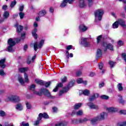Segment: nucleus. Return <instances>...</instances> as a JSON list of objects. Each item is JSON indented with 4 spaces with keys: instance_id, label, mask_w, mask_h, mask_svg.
<instances>
[{
    "instance_id": "obj_1",
    "label": "nucleus",
    "mask_w": 126,
    "mask_h": 126,
    "mask_svg": "<svg viewBox=\"0 0 126 126\" xmlns=\"http://www.w3.org/2000/svg\"><path fill=\"white\" fill-rule=\"evenodd\" d=\"M108 116V114L106 112H102L99 115L94 117L91 120V123L93 125H94L96 122H98L100 121H103V120H105V118Z\"/></svg>"
},
{
    "instance_id": "obj_2",
    "label": "nucleus",
    "mask_w": 126,
    "mask_h": 126,
    "mask_svg": "<svg viewBox=\"0 0 126 126\" xmlns=\"http://www.w3.org/2000/svg\"><path fill=\"white\" fill-rule=\"evenodd\" d=\"M103 14H104V10L102 9H98L94 12L95 20L96 22L102 20Z\"/></svg>"
},
{
    "instance_id": "obj_3",
    "label": "nucleus",
    "mask_w": 126,
    "mask_h": 126,
    "mask_svg": "<svg viewBox=\"0 0 126 126\" xmlns=\"http://www.w3.org/2000/svg\"><path fill=\"white\" fill-rule=\"evenodd\" d=\"M7 43L8 45L7 48L8 52H9V53H12V52H14L13 46L15 45V41H14L12 38H9Z\"/></svg>"
},
{
    "instance_id": "obj_4",
    "label": "nucleus",
    "mask_w": 126,
    "mask_h": 126,
    "mask_svg": "<svg viewBox=\"0 0 126 126\" xmlns=\"http://www.w3.org/2000/svg\"><path fill=\"white\" fill-rule=\"evenodd\" d=\"M43 118L44 119H49V115H48L47 113H40L37 117V121L34 122V126H38V125L40 124V121H41Z\"/></svg>"
},
{
    "instance_id": "obj_5",
    "label": "nucleus",
    "mask_w": 126,
    "mask_h": 126,
    "mask_svg": "<svg viewBox=\"0 0 126 126\" xmlns=\"http://www.w3.org/2000/svg\"><path fill=\"white\" fill-rule=\"evenodd\" d=\"M45 40L44 39H42L39 43L38 42H35L34 44V50L35 52H37V50L38 49H41L42 47H43V45H44V42Z\"/></svg>"
},
{
    "instance_id": "obj_6",
    "label": "nucleus",
    "mask_w": 126,
    "mask_h": 126,
    "mask_svg": "<svg viewBox=\"0 0 126 126\" xmlns=\"http://www.w3.org/2000/svg\"><path fill=\"white\" fill-rule=\"evenodd\" d=\"M87 40L88 38L82 37L81 38V44L84 47H89L90 46V43Z\"/></svg>"
},
{
    "instance_id": "obj_7",
    "label": "nucleus",
    "mask_w": 126,
    "mask_h": 126,
    "mask_svg": "<svg viewBox=\"0 0 126 126\" xmlns=\"http://www.w3.org/2000/svg\"><path fill=\"white\" fill-rule=\"evenodd\" d=\"M40 91L42 93H44V94L47 96V97H48V98H51L52 99H54L55 98V96H52L51 95L50 92H49V91L46 89H41Z\"/></svg>"
},
{
    "instance_id": "obj_8",
    "label": "nucleus",
    "mask_w": 126,
    "mask_h": 126,
    "mask_svg": "<svg viewBox=\"0 0 126 126\" xmlns=\"http://www.w3.org/2000/svg\"><path fill=\"white\" fill-rule=\"evenodd\" d=\"M103 46L104 47V51H107V49H109L110 51H114L113 45L110 43L107 44L106 42H104L103 43Z\"/></svg>"
},
{
    "instance_id": "obj_9",
    "label": "nucleus",
    "mask_w": 126,
    "mask_h": 126,
    "mask_svg": "<svg viewBox=\"0 0 126 126\" xmlns=\"http://www.w3.org/2000/svg\"><path fill=\"white\" fill-rule=\"evenodd\" d=\"M78 29L80 32H86L88 30V27L84 25V24H81L78 27Z\"/></svg>"
},
{
    "instance_id": "obj_10",
    "label": "nucleus",
    "mask_w": 126,
    "mask_h": 126,
    "mask_svg": "<svg viewBox=\"0 0 126 126\" xmlns=\"http://www.w3.org/2000/svg\"><path fill=\"white\" fill-rule=\"evenodd\" d=\"M74 115L76 116H83V111L82 110H74L72 112L71 116H73Z\"/></svg>"
},
{
    "instance_id": "obj_11",
    "label": "nucleus",
    "mask_w": 126,
    "mask_h": 126,
    "mask_svg": "<svg viewBox=\"0 0 126 126\" xmlns=\"http://www.w3.org/2000/svg\"><path fill=\"white\" fill-rule=\"evenodd\" d=\"M3 18H1L0 20V23H2L4 22L5 19H7L9 17V12L8 11H5L3 14Z\"/></svg>"
},
{
    "instance_id": "obj_12",
    "label": "nucleus",
    "mask_w": 126,
    "mask_h": 126,
    "mask_svg": "<svg viewBox=\"0 0 126 126\" xmlns=\"http://www.w3.org/2000/svg\"><path fill=\"white\" fill-rule=\"evenodd\" d=\"M85 95V96H89L90 95V91L86 89L84 90H81L79 91V95Z\"/></svg>"
},
{
    "instance_id": "obj_13",
    "label": "nucleus",
    "mask_w": 126,
    "mask_h": 126,
    "mask_svg": "<svg viewBox=\"0 0 126 126\" xmlns=\"http://www.w3.org/2000/svg\"><path fill=\"white\" fill-rule=\"evenodd\" d=\"M107 112L108 113H116V112H118V108L116 107H107L106 109Z\"/></svg>"
},
{
    "instance_id": "obj_14",
    "label": "nucleus",
    "mask_w": 126,
    "mask_h": 126,
    "mask_svg": "<svg viewBox=\"0 0 126 126\" xmlns=\"http://www.w3.org/2000/svg\"><path fill=\"white\" fill-rule=\"evenodd\" d=\"M98 97H99L98 94H94L93 95H91L89 97V101L90 102H92L93 101H94L95 99H96V98H98Z\"/></svg>"
},
{
    "instance_id": "obj_15",
    "label": "nucleus",
    "mask_w": 126,
    "mask_h": 126,
    "mask_svg": "<svg viewBox=\"0 0 126 126\" xmlns=\"http://www.w3.org/2000/svg\"><path fill=\"white\" fill-rule=\"evenodd\" d=\"M74 0H63L61 3L60 6L61 7H64V6H66V3H67V2H68V3H72Z\"/></svg>"
},
{
    "instance_id": "obj_16",
    "label": "nucleus",
    "mask_w": 126,
    "mask_h": 126,
    "mask_svg": "<svg viewBox=\"0 0 126 126\" xmlns=\"http://www.w3.org/2000/svg\"><path fill=\"white\" fill-rule=\"evenodd\" d=\"M117 22H118V24L121 25L122 27L123 28H126V21H124V20L119 19L117 21Z\"/></svg>"
},
{
    "instance_id": "obj_17",
    "label": "nucleus",
    "mask_w": 126,
    "mask_h": 126,
    "mask_svg": "<svg viewBox=\"0 0 126 126\" xmlns=\"http://www.w3.org/2000/svg\"><path fill=\"white\" fill-rule=\"evenodd\" d=\"M88 106L90 107L91 109H95V110H98L99 109V107L98 105L94 104V103L92 102H89L88 103Z\"/></svg>"
},
{
    "instance_id": "obj_18",
    "label": "nucleus",
    "mask_w": 126,
    "mask_h": 126,
    "mask_svg": "<svg viewBox=\"0 0 126 126\" xmlns=\"http://www.w3.org/2000/svg\"><path fill=\"white\" fill-rule=\"evenodd\" d=\"M15 97V95L11 94L7 96V98L5 99L6 102H8V101H12L13 102L14 100V98Z\"/></svg>"
},
{
    "instance_id": "obj_19",
    "label": "nucleus",
    "mask_w": 126,
    "mask_h": 126,
    "mask_svg": "<svg viewBox=\"0 0 126 126\" xmlns=\"http://www.w3.org/2000/svg\"><path fill=\"white\" fill-rule=\"evenodd\" d=\"M69 90V88L68 87L64 88L63 90H61L59 92V96H62L63 94H64V93H66Z\"/></svg>"
},
{
    "instance_id": "obj_20",
    "label": "nucleus",
    "mask_w": 126,
    "mask_h": 126,
    "mask_svg": "<svg viewBox=\"0 0 126 126\" xmlns=\"http://www.w3.org/2000/svg\"><path fill=\"white\" fill-rule=\"evenodd\" d=\"M38 31V29L37 28H34L32 30V33L33 37H34L35 39H37L38 37V35L37 34V32Z\"/></svg>"
},
{
    "instance_id": "obj_21",
    "label": "nucleus",
    "mask_w": 126,
    "mask_h": 126,
    "mask_svg": "<svg viewBox=\"0 0 126 126\" xmlns=\"http://www.w3.org/2000/svg\"><path fill=\"white\" fill-rule=\"evenodd\" d=\"M47 14V11L46 10L43 9L40 10L38 13V15L40 17H42L43 16H45Z\"/></svg>"
},
{
    "instance_id": "obj_22",
    "label": "nucleus",
    "mask_w": 126,
    "mask_h": 126,
    "mask_svg": "<svg viewBox=\"0 0 126 126\" xmlns=\"http://www.w3.org/2000/svg\"><path fill=\"white\" fill-rule=\"evenodd\" d=\"M15 109L17 110V111H22L23 110V106L22 104L19 103L15 106Z\"/></svg>"
},
{
    "instance_id": "obj_23",
    "label": "nucleus",
    "mask_w": 126,
    "mask_h": 126,
    "mask_svg": "<svg viewBox=\"0 0 126 126\" xmlns=\"http://www.w3.org/2000/svg\"><path fill=\"white\" fill-rule=\"evenodd\" d=\"M79 6L82 8L85 7V6H86V4L84 2V0H79Z\"/></svg>"
},
{
    "instance_id": "obj_24",
    "label": "nucleus",
    "mask_w": 126,
    "mask_h": 126,
    "mask_svg": "<svg viewBox=\"0 0 126 126\" xmlns=\"http://www.w3.org/2000/svg\"><path fill=\"white\" fill-rule=\"evenodd\" d=\"M4 63H5V59L0 60V67H1L2 68H4V67H5Z\"/></svg>"
},
{
    "instance_id": "obj_25",
    "label": "nucleus",
    "mask_w": 126,
    "mask_h": 126,
    "mask_svg": "<svg viewBox=\"0 0 126 126\" xmlns=\"http://www.w3.org/2000/svg\"><path fill=\"white\" fill-rule=\"evenodd\" d=\"M18 80L20 84H21V85H24V83H25V82L24 81V80L23 79V78H22V77H21V76H19L18 77Z\"/></svg>"
},
{
    "instance_id": "obj_26",
    "label": "nucleus",
    "mask_w": 126,
    "mask_h": 126,
    "mask_svg": "<svg viewBox=\"0 0 126 126\" xmlns=\"http://www.w3.org/2000/svg\"><path fill=\"white\" fill-rule=\"evenodd\" d=\"M118 97H119V98H120L119 100V103H120V104H122V105H124V104H125L126 103V101H125V100H124V99H123V96H122V95L121 94L118 95Z\"/></svg>"
},
{
    "instance_id": "obj_27",
    "label": "nucleus",
    "mask_w": 126,
    "mask_h": 126,
    "mask_svg": "<svg viewBox=\"0 0 126 126\" xmlns=\"http://www.w3.org/2000/svg\"><path fill=\"white\" fill-rule=\"evenodd\" d=\"M96 56L97 59H99V58H101V57H102V50H101L100 49H97Z\"/></svg>"
},
{
    "instance_id": "obj_28",
    "label": "nucleus",
    "mask_w": 126,
    "mask_h": 126,
    "mask_svg": "<svg viewBox=\"0 0 126 126\" xmlns=\"http://www.w3.org/2000/svg\"><path fill=\"white\" fill-rule=\"evenodd\" d=\"M81 106H82V103H78L75 104L74 106V110H78V109L81 108Z\"/></svg>"
},
{
    "instance_id": "obj_29",
    "label": "nucleus",
    "mask_w": 126,
    "mask_h": 126,
    "mask_svg": "<svg viewBox=\"0 0 126 126\" xmlns=\"http://www.w3.org/2000/svg\"><path fill=\"white\" fill-rule=\"evenodd\" d=\"M35 82L36 83L39 84L40 85H44L45 84V82L38 79H35Z\"/></svg>"
},
{
    "instance_id": "obj_30",
    "label": "nucleus",
    "mask_w": 126,
    "mask_h": 126,
    "mask_svg": "<svg viewBox=\"0 0 126 126\" xmlns=\"http://www.w3.org/2000/svg\"><path fill=\"white\" fill-rule=\"evenodd\" d=\"M59 87H63V83H60L58 84L56 87L53 90V92H57L59 89Z\"/></svg>"
},
{
    "instance_id": "obj_31",
    "label": "nucleus",
    "mask_w": 126,
    "mask_h": 126,
    "mask_svg": "<svg viewBox=\"0 0 126 126\" xmlns=\"http://www.w3.org/2000/svg\"><path fill=\"white\" fill-rule=\"evenodd\" d=\"M21 100V99L19 96L15 95V98L13 102H15V103H18L19 102H20Z\"/></svg>"
},
{
    "instance_id": "obj_32",
    "label": "nucleus",
    "mask_w": 126,
    "mask_h": 126,
    "mask_svg": "<svg viewBox=\"0 0 126 126\" xmlns=\"http://www.w3.org/2000/svg\"><path fill=\"white\" fill-rule=\"evenodd\" d=\"M27 70H28V67H22L19 68V72L24 73L25 71H27Z\"/></svg>"
},
{
    "instance_id": "obj_33",
    "label": "nucleus",
    "mask_w": 126,
    "mask_h": 126,
    "mask_svg": "<svg viewBox=\"0 0 126 126\" xmlns=\"http://www.w3.org/2000/svg\"><path fill=\"white\" fill-rule=\"evenodd\" d=\"M119 27V23L118 22V21L115 22L112 25V28L113 29H117Z\"/></svg>"
},
{
    "instance_id": "obj_34",
    "label": "nucleus",
    "mask_w": 126,
    "mask_h": 126,
    "mask_svg": "<svg viewBox=\"0 0 126 126\" xmlns=\"http://www.w3.org/2000/svg\"><path fill=\"white\" fill-rule=\"evenodd\" d=\"M117 88L119 91H123L124 88H123V84L122 83H119L117 85Z\"/></svg>"
},
{
    "instance_id": "obj_35",
    "label": "nucleus",
    "mask_w": 126,
    "mask_h": 126,
    "mask_svg": "<svg viewBox=\"0 0 126 126\" xmlns=\"http://www.w3.org/2000/svg\"><path fill=\"white\" fill-rule=\"evenodd\" d=\"M17 30L19 33H20L23 30V27L22 26H18L17 27Z\"/></svg>"
},
{
    "instance_id": "obj_36",
    "label": "nucleus",
    "mask_w": 126,
    "mask_h": 126,
    "mask_svg": "<svg viewBox=\"0 0 126 126\" xmlns=\"http://www.w3.org/2000/svg\"><path fill=\"white\" fill-rule=\"evenodd\" d=\"M26 105L27 109L28 110H30L32 108V107L31 106V104H30V103H29V102H27L26 103Z\"/></svg>"
},
{
    "instance_id": "obj_37",
    "label": "nucleus",
    "mask_w": 126,
    "mask_h": 126,
    "mask_svg": "<svg viewBox=\"0 0 126 126\" xmlns=\"http://www.w3.org/2000/svg\"><path fill=\"white\" fill-rule=\"evenodd\" d=\"M75 82V81L74 80H72L71 82L69 83L68 88H69V87H72V86L74 85Z\"/></svg>"
},
{
    "instance_id": "obj_38",
    "label": "nucleus",
    "mask_w": 126,
    "mask_h": 126,
    "mask_svg": "<svg viewBox=\"0 0 126 126\" xmlns=\"http://www.w3.org/2000/svg\"><path fill=\"white\" fill-rule=\"evenodd\" d=\"M25 82L28 83L29 82V79H28V75L26 73L24 74Z\"/></svg>"
},
{
    "instance_id": "obj_39",
    "label": "nucleus",
    "mask_w": 126,
    "mask_h": 126,
    "mask_svg": "<svg viewBox=\"0 0 126 126\" xmlns=\"http://www.w3.org/2000/svg\"><path fill=\"white\" fill-rule=\"evenodd\" d=\"M117 126H126V122L119 123L117 124Z\"/></svg>"
},
{
    "instance_id": "obj_40",
    "label": "nucleus",
    "mask_w": 126,
    "mask_h": 126,
    "mask_svg": "<svg viewBox=\"0 0 126 126\" xmlns=\"http://www.w3.org/2000/svg\"><path fill=\"white\" fill-rule=\"evenodd\" d=\"M19 15L20 16V19H23V18H24V15H25V14H24V13L22 12H20L19 13Z\"/></svg>"
},
{
    "instance_id": "obj_41",
    "label": "nucleus",
    "mask_w": 126,
    "mask_h": 126,
    "mask_svg": "<svg viewBox=\"0 0 126 126\" xmlns=\"http://www.w3.org/2000/svg\"><path fill=\"white\" fill-rule=\"evenodd\" d=\"M89 121V119H88V118H84L83 120L82 119H80L79 120V123H84V122H87Z\"/></svg>"
},
{
    "instance_id": "obj_42",
    "label": "nucleus",
    "mask_w": 126,
    "mask_h": 126,
    "mask_svg": "<svg viewBox=\"0 0 126 126\" xmlns=\"http://www.w3.org/2000/svg\"><path fill=\"white\" fill-rule=\"evenodd\" d=\"M67 79V78L66 77V76H64L61 79V80L62 82L64 83V82H66Z\"/></svg>"
},
{
    "instance_id": "obj_43",
    "label": "nucleus",
    "mask_w": 126,
    "mask_h": 126,
    "mask_svg": "<svg viewBox=\"0 0 126 126\" xmlns=\"http://www.w3.org/2000/svg\"><path fill=\"white\" fill-rule=\"evenodd\" d=\"M101 99H104V100H108L109 99V96L106 95H102L100 96Z\"/></svg>"
},
{
    "instance_id": "obj_44",
    "label": "nucleus",
    "mask_w": 126,
    "mask_h": 126,
    "mask_svg": "<svg viewBox=\"0 0 126 126\" xmlns=\"http://www.w3.org/2000/svg\"><path fill=\"white\" fill-rule=\"evenodd\" d=\"M93 4V1L92 0H88V5L91 6Z\"/></svg>"
},
{
    "instance_id": "obj_45",
    "label": "nucleus",
    "mask_w": 126,
    "mask_h": 126,
    "mask_svg": "<svg viewBox=\"0 0 126 126\" xmlns=\"http://www.w3.org/2000/svg\"><path fill=\"white\" fill-rule=\"evenodd\" d=\"M101 39H102V35H99L97 37L96 39L97 44H99V43H100Z\"/></svg>"
},
{
    "instance_id": "obj_46",
    "label": "nucleus",
    "mask_w": 126,
    "mask_h": 126,
    "mask_svg": "<svg viewBox=\"0 0 126 126\" xmlns=\"http://www.w3.org/2000/svg\"><path fill=\"white\" fill-rule=\"evenodd\" d=\"M122 59L124 60L125 62L126 63V53H123L122 54Z\"/></svg>"
},
{
    "instance_id": "obj_47",
    "label": "nucleus",
    "mask_w": 126,
    "mask_h": 126,
    "mask_svg": "<svg viewBox=\"0 0 126 126\" xmlns=\"http://www.w3.org/2000/svg\"><path fill=\"white\" fill-rule=\"evenodd\" d=\"M15 4H16V0H14L10 4V7H14V5H15Z\"/></svg>"
},
{
    "instance_id": "obj_48",
    "label": "nucleus",
    "mask_w": 126,
    "mask_h": 126,
    "mask_svg": "<svg viewBox=\"0 0 126 126\" xmlns=\"http://www.w3.org/2000/svg\"><path fill=\"white\" fill-rule=\"evenodd\" d=\"M119 113L121 115H126V110H121L120 111Z\"/></svg>"
},
{
    "instance_id": "obj_49",
    "label": "nucleus",
    "mask_w": 126,
    "mask_h": 126,
    "mask_svg": "<svg viewBox=\"0 0 126 126\" xmlns=\"http://www.w3.org/2000/svg\"><path fill=\"white\" fill-rule=\"evenodd\" d=\"M44 85H45V87H49L51 85V82H45Z\"/></svg>"
},
{
    "instance_id": "obj_50",
    "label": "nucleus",
    "mask_w": 126,
    "mask_h": 126,
    "mask_svg": "<svg viewBox=\"0 0 126 126\" xmlns=\"http://www.w3.org/2000/svg\"><path fill=\"white\" fill-rule=\"evenodd\" d=\"M117 44L118 46H123L124 45V42H123L122 40H119L118 41Z\"/></svg>"
},
{
    "instance_id": "obj_51",
    "label": "nucleus",
    "mask_w": 126,
    "mask_h": 126,
    "mask_svg": "<svg viewBox=\"0 0 126 126\" xmlns=\"http://www.w3.org/2000/svg\"><path fill=\"white\" fill-rule=\"evenodd\" d=\"M77 82L78 84H80V83H82L83 82V80L82 78H79L77 80Z\"/></svg>"
},
{
    "instance_id": "obj_52",
    "label": "nucleus",
    "mask_w": 126,
    "mask_h": 126,
    "mask_svg": "<svg viewBox=\"0 0 126 126\" xmlns=\"http://www.w3.org/2000/svg\"><path fill=\"white\" fill-rule=\"evenodd\" d=\"M35 87H36V86L34 84H32L30 86V90L34 91V89H35Z\"/></svg>"
},
{
    "instance_id": "obj_53",
    "label": "nucleus",
    "mask_w": 126,
    "mask_h": 126,
    "mask_svg": "<svg viewBox=\"0 0 126 126\" xmlns=\"http://www.w3.org/2000/svg\"><path fill=\"white\" fill-rule=\"evenodd\" d=\"M0 75L1 76H3V75H5V73L3 70H0Z\"/></svg>"
},
{
    "instance_id": "obj_54",
    "label": "nucleus",
    "mask_w": 126,
    "mask_h": 126,
    "mask_svg": "<svg viewBox=\"0 0 126 126\" xmlns=\"http://www.w3.org/2000/svg\"><path fill=\"white\" fill-rule=\"evenodd\" d=\"M5 116V113L3 111H0V116L4 117Z\"/></svg>"
},
{
    "instance_id": "obj_55",
    "label": "nucleus",
    "mask_w": 126,
    "mask_h": 126,
    "mask_svg": "<svg viewBox=\"0 0 126 126\" xmlns=\"http://www.w3.org/2000/svg\"><path fill=\"white\" fill-rule=\"evenodd\" d=\"M109 64H110V67L112 68V67H114V65H115V63L112 61H110L109 62Z\"/></svg>"
},
{
    "instance_id": "obj_56",
    "label": "nucleus",
    "mask_w": 126,
    "mask_h": 126,
    "mask_svg": "<svg viewBox=\"0 0 126 126\" xmlns=\"http://www.w3.org/2000/svg\"><path fill=\"white\" fill-rule=\"evenodd\" d=\"M24 8V5H22L21 6H20L19 8V10H20V11H21V12L22 11H23V9Z\"/></svg>"
},
{
    "instance_id": "obj_57",
    "label": "nucleus",
    "mask_w": 126,
    "mask_h": 126,
    "mask_svg": "<svg viewBox=\"0 0 126 126\" xmlns=\"http://www.w3.org/2000/svg\"><path fill=\"white\" fill-rule=\"evenodd\" d=\"M98 67L99 69H102V67H104V64H103L102 63H100L98 64Z\"/></svg>"
},
{
    "instance_id": "obj_58",
    "label": "nucleus",
    "mask_w": 126,
    "mask_h": 126,
    "mask_svg": "<svg viewBox=\"0 0 126 126\" xmlns=\"http://www.w3.org/2000/svg\"><path fill=\"white\" fill-rule=\"evenodd\" d=\"M25 35H26V33L25 32H23L21 34V39L22 40H24V39H25Z\"/></svg>"
},
{
    "instance_id": "obj_59",
    "label": "nucleus",
    "mask_w": 126,
    "mask_h": 126,
    "mask_svg": "<svg viewBox=\"0 0 126 126\" xmlns=\"http://www.w3.org/2000/svg\"><path fill=\"white\" fill-rule=\"evenodd\" d=\"M22 126H29V123H26L24 122L22 123Z\"/></svg>"
},
{
    "instance_id": "obj_60",
    "label": "nucleus",
    "mask_w": 126,
    "mask_h": 126,
    "mask_svg": "<svg viewBox=\"0 0 126 126\" xmlns=\"http://www.w3.org/2000/svg\"><path fill=\"white\" fill-rule=\"evenodd\" d=\"M66 50H68L69 51V50H71L72 49V45H68L66 47Z\"/></svg>"
},
{
    "instance_id": "obj_61",
    "label": "nucleus",
    "mask_w": 126,
    "mask_h": 126,
    "mask_svg": "<svg viewBox=\"0 0 126 126\" xmlns=\"http://www.w3.org/2000/svg\"><path fill=\"white\" fill-rule=\"evenodd\" d=\"M104 85H105V84L104 82H101L99 84V88H102V87H104Z\"/></svg>"
},
{
    "instance_id": "obj_62",
    "label": "nucleus",
    "mask_w": 126,
    "mask_h": 126,
    "mask_svg": "<svg viewBox=\"0 0 126 126\" xmlns=\"http://www.w3.org/2000/svg\"><path fill=\"white\" fill-rule=\"evenodd\" d=\"M52 110L54 113H57L58 112V108L56 107H53Z\"/></svg>"
},
{
    "instance_id": "obj_63",
    "label": "nucleus",
    "mask_w": 126,
    "mask_h": 126,
    "mask_svg": "<svg viewBox=\"0 0 126 126\" xmlns=\"http://www.w3.org/2000/svg\"><path fill=\"white\" fill-rule=\"evenodd\" d=\"M82 73L81 72V71H78L76 72V75H77V76H80V75H81Z\"/></svg>"
},
{
    "instance_id": "obj_64",
    "label": "nucleus",
    "mask_w": 126,
    "mask_h": 126,
    "mask_svg": "<svg viewBox=\"0 0 126 126\" xmlns=\"http://www.w3.org/2000/svg\"><path fill=\"white\" fill-rule=\"evenodd\" d=\"M49 11L50 12H51V13H53V12H54V8H53L52 7H51L49 9Z\"/></svg>"
}]
</instances>
